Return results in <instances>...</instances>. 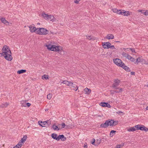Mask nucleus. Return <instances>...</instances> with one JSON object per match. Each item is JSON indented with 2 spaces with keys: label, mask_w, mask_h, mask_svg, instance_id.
Instances as JSON below:
<instances>
[{
  "label": "nucleus",
  "mask_w": 148,
  "mask_h": 148,
  "mask_svg": "<svg viewBox=\"0 0 148 148\" xmlns=\"http://www.w3.org/2000/svg\"><path fill=\"white\" fill-rule=\"evenodd\" d=\"M121 67L123 68L125 70L127 71L130 72V70L129 68L127 66L125 65L124 64L123 66H121Z\"/></svg>",
  "instance_id": "19"
},
{
  "label": "nucleus",
  "mask_w": 148,
  "mask_h": 148,
  "mask_svg": "<svg viewBox=\"0 0 148 148\" xmlns=\"http://www.w3.org/2000/svg\"><path fill=\"white\" fill-rule=\"evenodd\" d=\"M116 132V131H114L113 130H112L110 131V137H112L113 136L115 133Z\"/></svg>",
  "instance_id": "29"
},
{
  "label": "nucleus",
  "mask_w": 148,
  "mask_h": 148,
  "mask_svg": "<svg viewBox=\"0 0 148 148\" xmlns=\"http://www.w3.org/2000/svg\"><path fill=\"white\" fill-rule=\"evenodd\" d=\"M121 148V145H117L116 148Z\"/></svg>",
  "instance_id": "54"
},
{
  "label": "nucleus",
  "mask_w": 148,
  "mask_h": 148,
  "mask_svg": "<svg viewBox=\"0 0 148 148\" xmlns=\"http://www.w3.org/2000/svg\"><path fill=\"white\" fill-rule=\"evenodd\" d=\"M29 30L31 32H35L37 34V31L38 29H37L38 28H36L35 27L33 26L32 25H30L29 26Z\"/></svg>",
  "instance_id": "7"
},
{
  "label": "nucleus",
  "mask_w": 148,
  "mask_h": 148,
  "mask_svg": "<svg viewBox=\"0 0 148 148\" xmlns=\"http://www.w3.org/2000/svg\"><path fill=\"white\" fill-rule=\"evenodd\" d=\"M136 128L135 126L130 127L128 129L127 131L129 132H134L136 130Z\"/></svg>",
  "instance_id": "21"
},
{
  "label": "nucleus",
  "mask_w": 148,
  "mask_h": 148,
  "mask_svg": "<svg viewBox=\"0 0 148 148\" xmlns=\"http://www.w3.org/2000/svg\"><path fill=\"white\" fill-rule=\"evenodd\" d=\"M13 148H18L17 147H16V146H14V147H13Z\"/></svg>",
  "instance_id": "64"
},
{
  "label": "nucleus",
  "mask_w": 148,
  "mask_h": 148,
  "mask_svg": "<svg viewBox=\"0 0 148 148\" xmlns=\"http://www.w3.org/2000/svg\"><path fill=\"white\" fill-rule=\"evenodd\" d=\"M125 12H124V10H119L117 12V14H121L123 15L124 13Z\"/></svg>",
  "instance_id": "26"
},
{
  "label": "nucleus",
  "mask_w": 148,
  "mask_h": 148,
  "mask_svg": "<svg viewBox=\"0 0 148 148\" xmlns=\"http://www.w3.org/2000/svg\"><path fill=\"white\" fill-rule=\"evenodd\" d=\"M51 137L52 138L56 140L57 141H58V139L59 137V136H58L57 134L54 133H53L51 135Z\"/></svg>",
  "instance_id": "16"
},
{
  "label": "nucleus",
  "mask_w": 148,
  "mask_h": 148,
  "mask_svg": "<svg viewBox=\"0 0 148 148\" xmlns=\"http://www.w3.org/2000/svg\"><path fill=\"white\" fill-rule=\"evenodd\" d=\"M118 114H120V113H123V112H122L121 111H118L117 112H116Z\"/></svg>",
  "instance_id": "55"
},
{
  "label": "nucleus",
  "mask_w": 148,
  "mask_h": 148,
  "mask_svg": "<svg viewBox=\"0 0 148 148\" xmlns=\"http://www.w3.org/2000/svg\"><path fill=\"white\" fill-rule=\"evenodd\" d=\"M26 70L24 69H21L17 71V73L18 74H21L24 73L26 72Z\"/></svg>",
  "instance_id": "27"
},
{
  "label": "nucleus",
  "mask_w": 148,
  "mask_h": 148,
  "mask_svg": "<svg viewBox=\"0 0 148 148\" xmlns=\"http://www.w3.org/2000/svg\"><path fill=\"white\" fill-rule=\"evenodd\" d=\"M71 86H72L71 88H73V89L75 90V91H77L78 89V87L77 86L73 83V84H71Z\"/></svg>",
  "instance_id": "20"
},
{
  "label": "nucleus",
  "mask_w": 148,
  "mask_h": 148,
  "mask_svg": "<svg viewBox=\"0 0 148 148\" xmlns=\"http://www.w3.org/2000/svg\"><path fill=\"white\" fill-rule=\"evenodd\" d=\"M110 48H111V49H115L114 45H110Z\"/></svg>",
  "instance_id": "51"
},
{
  "label": "nucleus",
  "mask_w": 148,
  "mask_h": 148,
  "mask_svg": "<svg viewBox=\"0 0 148 148\" xmlns=\"http://www.w3.org/2000/svg\"><path fill=\"white\" fill-rule=\"evenodd\" d=\"M45 123L46 124L47 123L48 124V123L49 122V120L46 121H45Z\"/></svg>",
  "instance_id": "58"
},
{
  "label": "nucleus",
  "mask_w": 148,
  "mask_h": 148,
  "mask_svg": "<svg viewBox=\"0 0 148 148\" xmlns=\"http://www.w3.org/2000/svg\"><path fill=\"white\" fill-rule=\"evenodd\" d=\"M129 60H131V61L133 62H134L135 63V59L133 58L132 57V58H131V59H130Z\"/></svg>",
  "instance_id": "44"
},
{
  "label": "nucleus",
  "mask_w": 148,
  "mask_h": 148,
  "mask_svg": "<svg viewBox=\"0 0 148 148\" xmlns=\"http://www.w3.org/2000/svg\"><path fill=\"white\" fill-rule=\"evenodd\" d=\"M92 141L91 143L92 144L94 145V144H95V139L94 138H93L92 139Z\"/></svg>",
  "instance_id": "48"
},
{
  "label": "nucleus",
  "mask_w": 148,
  "mask_h": 148,
  "mask_svg": "<svg viewBox=\"0 0 148 148\" xmlns=\"http://www.w3.org/2000/svg\"><path fill=\"white\" fill-rule=\"evenodd\" d=\"M52 96V95L51 94H48L47 96V98L49 99H50L51 98Z\"/></svg>",
  "instance_id": "38"
},
{
  "label": "nucleus",
  "mask_w": 148,
  "mask_h": 148,
  "mask_svg": "<svg viewBox=\"0 0 148 148\" xmlns=\"http://www.w3.org/2000/svg\"><path fill=\"white\" fill-rule=\"evenodd\" d=\"M120 80L116 79L114 81V83L112 85V87L114 89H119V87H118L120 83Z\"/></svg>",
  "instance_id": "3"
},
{
  "label": "nucleus",
  "mask_w": 148,
  "mask_h": 148,
  "mask_svg": "<svg viewBox=\"0 0 148 148\" xmlns=\"http://www.w3.org/2000/svg\"><path fill=\"white\" fill-rule=\"evenodd\" d=\"M111 43L109 42H104L102 43V45L104 49H108L110 48Z\"/></svg>",
  "instance_id": "8"
},
{
  "label": "nucleus",
  "mask_w": 148,
  "mask_h": 148,
  "mask_svg": "<svg viewBox=\"0 0 148 148\" xmlns=\"http://www.w3.org/2000/svg\"><path fill=\"white\" fill-rule=\"evenodd\" d=\"M42 124H41L40 123L39 124V125L40 126H41L42 127H45V126H44L46 124L45 123V121L43 122V123H42Z\"/></svg>",
  "instance_id": "42"
},
{
  "label": "nucleus",
  "mask_w": 148,
  "mask_h": 148,
  "mask_svg": "<svg viewBox=\"0 0 148 148\" xmlns=\"http://www.w3.org/2000/svg\"><path fill=\"white\" fill-rule=\"evenodd\" d=\"M100 140H97L96 142H95V144H94L95 146H98L100 143Z\"/></svg>",
  "instance_id": "36"
},
{
  "label": "nucleus",
  "mask_w": 148,
  "mask_h": 148,
  "mask_svg": "<svg viewBox=\"0 0 148 148\" xmlns=\"http://www.w3.org/2000/svg\"><path fill=\"white\" fill-rule=\"evenodd\" d=\"M99 105L102 107H107L108 108H110L111 107L110 104L108 103L105 102H101L100 104Z\"/></svg>",
  "instance_id": "9"
},
{
  "label": "nucleus",
  "mask_w": 148,
  "mask_h": 148,
  "mask_svg": "<svg viewBox=\"0 0 148 148\" xmlns=\"http://www.w3.org/2000/svg\"><path fill=\"white\" fill-rule=\"evenodd\" d=\"M1 22L4 23L5 24H7V23L8 24V22L5 19V18H1Z\"/></svg>",
  "instance_id": "24"
},
{
  "label": "nucleus",
  "mask_w": 148,
  "mask_h": 148,
  "mask_svg": "<svg viewBox=\"0 0 148 148\" xmlns=\"http://www.w3.org/2000/svg\"><path fill=\"white\" fill-rule=\"evenodd\" d=\"M58 139V141L60 139L61 141H64L65 140L66 138L63 135H59V137Z\"/></svg>",
  "instance_id": "14"
},
{
  "label": "nucleus",
  "mask_w": 148,
  "mask_h": 148,
  "mask_svg": "<svg viewBox=\"0 0 148 148\" xmlns=\"http://www.w3.org/2000/svg\"><path fill=\"white\" fill-rule=\"evenodd\" d=\"M79 1H79V0H75L74 1V2L78 4Z\"/></svg>",
  "instance_id": "52"
},
{
  "label": "nucleus",
  "mask_w": 148,
  "mask_h": 148,
  "mask_svg": "<svg viewBox=\"0 0 148 148\" xmlns=\"http://www.w3.org/2000/svg\"><path fill=\"white\" fill-rule=\"evenodd\" d=\"M119 90H114V92L116 93H118L122 92L123 91V89L121 88H119Z\"/></svg>",
  "instance_id": "35"
},
{
  "label": "nucleus",
  "mask_w": 148,
  "mask_h": 148,
  "mask_svg": "<svg viewBox=\"0 0 148 148\" xmlns=\"http://www.w3.org/2000/svg\"><path fill=\"white\" fill-rule=\"evenodd\" d=\"M8 105V104L7 102L5 103L4 104H2L0 106L2 108H5L7 107Z\"/></svg>",
  "instance_id": "34"
},
{
  "label": "nucleus",
  "mask_w": 148,
  "mask_h": 148,
  "mask_svg": "<svg viewBox=\"0 0 148 148\" xmlns=\"http://www.w3.org/2000/svg\"><path fill=\"white\" fill-rule=\"evenodd\" d=\"M48 76H49L48 75H44L42 76V79H49Z\"/></svg>",
  "instance_id": "39"
},
{
  "label": "nucleus",
  "mask_w": 148,
  "mask_h": 148,
  "mask_svg": "<svg viewBox=\"0 0 148 148\" xmlns=\"http://www.w3.org/2000/svg\"><path fill=\"white\" fill-rule=\"evenodd\" d=\"M126 49H129V48H126V49H125V48H123V49H124L125 51Z\"/></svg>",
  "instance_id": "61"
},
{
  "label": "nucleus",
  "mask_w": 148,
  "mask_h": 148,
  "mask_svg": "<svg viewBox=\"0 0 148 148\" xmlns=\"http://www.w3.org/2000/svg\"><path fill=\"white\" fill-rule=\"evenodd\" d=\"M112 10L113 12L115 13L116 12L117 14V12H118L119 10H117L116 9H112Z\"/></svg>",
  "instance_id": "43"
},
{
  "label": "nucleus",
  "mask_w": 148,
  "mask_h": 148,
  "mask_svg": "<svg viewBox=\"0 0 148 148\" xmlns=\"http://www.w3.org/2000/svg\"><path fill=\"white\" fill-rule=\"evenodd\" d=\"M124 12H125V13H124L123 15L126 16H129L130 15V12L128 11H125L124 10Z\"/></svg>",
  "instance_id": "32"
},
{
  "label": "nucleus",
  "mask_w": 148,
  "mask_h": 148,
  "mask_svg": "<svg viewBox=\"0 0 148 148\" xmlns=\"http://www.w3.org/2000/svg\"><path fill=\"white\" fill-rule=\"evenodd\" d=\"M84 91L86 94H89L90 93L91 90L90 89L86 88L84 89Z\"/></svg>",
  "instance_id": "23"
},
{
  "label": "nucleus",
  "mask_w": 148,
  "mask_h": 148,
  "mask_svg": "<svg viewBox=\"0 0 148 148\" xmlns=\"http://www.w3.org/2000/svg\"><path fill=\"white\" fill-rule=\"evenodd\" d=\"M122 55L124 57H125L129 60L130 59L132 58V57L128 53H125L124 52H123L122 53Z\"/></svg>",
  "instance_id": "12"
},
{
  "label": "nucleus",
  "mask_w": 148,
  "mask_h": 148,
  "mask_svg": "<svg viewBox=\"0 0 148 148\" xmlns=\"http://www.w3.org/2000/svg\"><path fill=\"white\" fill-rule=\"evenodd\" d=\"M146 110H148V106L146 107Z\"/></svg>",
  "instance_id": "62"
},
{
  "label": "nucleus",
  "mask_w": 148,
  "mask_h": 148,
  "mask_svg": "<svg viewBox=\"0 0 148 148\" xmlns=\"http://www.w3.org/2000/svg\"><path fill=\"white\" fill-rule=\"evenodd\" d=\"M27 138V136L26 135H25L23 136V137L22 138L21 140V141L22 142H24L26 141Z\"/></svg>",
  "instance_id": "31"
},
{
  "label": "nucleus",
  "mask_w": 148,
  "mask_h": 148,
  "mask_svg": "<svg viewBox=\"0 0 148 148\" xmlns=\"http://www.w3.org/2000/svg\"><path fill=\"white\" fill-rule=\"evenodd\" d=\"M52 128L54 130L58 131L60 130L58 126H56L55 124L53 125Z\"/></svg>",
  "instance_id": "25"
},
{
  "label": "nucleus",
  "mask_w": 148,
  "mask_h": 148,
  "mask_svg": "<svg viewBox=\"0 0 148 148\" xmlns=\"http://www.w3.org/2000/svg\"><path fill=\"white\" fill-rule=\"evenodd\" d=\"M86 36L87 37V38L88 40H90L92 39V38H91L90 36Z\"/></svg>",
  "instance_id": "49"
},
{
  "label": "nucleus",
  "mask_w": 148,
  "mask_h": 148,
  "mask_svg": "<svg viewBox=\"0 0 148 148\" xmlns=\"http://www.w3.org/2000/svg\"><path fill=\"white\" fill-rule=\"evenodd\" d=\"M26 106H27L29 107L31 106V104L29 103H26Z\"/></svg>",
  "instance_id": "50"
},
{
  "label": "nucleus",
  "mask_w": 148,
  "mask_h": 148,
  "mask_svg": "<svg viewBox=\"0 0 148 148\" xmlns=\"http://www.w3.org/2000/svg\"><path fill=\"white\" fill-rule=\"evenodd\" d=\"M109 126L107 120H106L104 123H102L100 125V127L101 128H106Z\"/></svg>",
  "instance_id": "11"
},
{
  "label": "nucleus",
  "mask_w": 148,
  "mask_h": 148,
  "mask_svg": "<svg viewBox=\"0 0 148 148\" xmlns=\"http://www.w3.org/2000/svg\"><path fill=\"white\" fill-rule=\"evenodd\" d=\"M56 51L58 52L61 55H63L64 54V51L62 50V48L59 46V48L57 49Z\"/></svg>",
  "instance_id": "15"
},
{
  "label": "nucleus",
  "mask_w": 148,
  "mask_h": 148,
  "mask_svg": "<svg viewBox=\"0 0 148 148\" xmlns=\"http://www.w3.org/2000/svg\"><path fill=\"white\" fill-rule=\"evenodd\" d=\"M110 92L111 94H113L115 93L114 90H110Z\"/></svg>",
  "instance_id": "53"
},
{
  "label": "nucleus",
  "mask_w": 148,
  "mask_h": 148,
  "mask_svg": "<svg viewBox=\"0 0 148 148\" xmlns=\"http://www.w3.org/2000/svg\"><path fill=\"white\" fill-rule=\"evenodd\" d=\"M85 148H87V145H85L84 146Z\"/></svg>",
  "instance_id": "63"
},
{
  "label": "nucleus",
  "mask_w": 148,
  "mask_h": 148,
  "mask_svg": "<svg viewBox=\"0 0 148 148\" xmlns=\"http://www.w3.org/2000/svg\"><path fill=\"white\" fill-rule=\"evenodd\" d=\"M62 83L65 84L68 86H71L73 83L66 80H64L62 82Z\"/></svg>",
  "instance_id": "17"
},
{
  "label": "nucleus",
  "mask_w": 148,
  "mask_h": 148,
  "mask_svg": "<svg viewBox=\"0 0 148 148\" xmlns=\"http://www.w3.org/2000/svg\"><path fill=\"white\" fill-rule=\"evenodd\" d=\"M141 61V59L140 58H138L136 60H135V63L136 64H138V62H140Z\"/></svg>",
  "instance_id": "37"
},
{
  "label": "nucleus",
  "mask_w": 148,
  "mask_h": 148,
  "mask_svg": "<svg viewBox=\"0 0 148 148\" xmlns=\"http://www.w3.org/2000/svg\"><path fill=\"white\" fill-rule=\"evenodd\" d=\"M42 16L46 19H47L49 17V15L45 13H42Z\"/></svg>",
  "instance_id": "30"
},
{
  "label": "nucleus",
  "mask_w": 148,
  "mask_h": 148,
  "mask_svg": "<svg viewBox=\"0 0 148 148\" xmlns=\"http://www.w3.org/2000/svg\"><path fill=\"white\" fill-rule=\"evenodd\" d=\"M16 146V147H18V148H21V146H18V144H17L16 146Z\"/></svg>",
  "instance_id": "59"
},
{
  "label": "nucleus",
  "mask_w": 148,
  "mask_h": 148,
  "mask_svg": "<svg viewBox=\"0 0 148 148\" xmlns=\"http://www.w3.org/2000/svg\"><path fill=\"white\" fill-rule=\"evenodd\" d=\"M74 126L72 125V124H69L68 125H66V129H70L72 127H73Z\"/></svg>",
  "instance_id": "33"
},
{
  "label": "nucleus",
  "mask_w": 148,
  "mask_h": 148,
  "mask_svg": "<svg viewBox=\"0 0 148 148\" xmlns=\"http://www.w3.org/2000/svg\"><path fill=\"white\" fill-rule=\"evenodd\" d=\"M131 74L132 75H134L135 74V73L134 72H131Z\"/></svg>",
  "instance_id": "56"
},
{
  "label": "nucleus",
  "mask_w": 148,
  "mask_h": 148,
  "mask_svg": "<svg viewBox=\"0 0 148 148\" xmlns=\"http://www.w3.org/2000/svg\"><path fill=\"white\" fill-rule=\"evenodd\" d=\"M109 126L111 127L115 126L117 125L119 123L118 121H115L114 120L112 119H109L107 120Z\"/></svg>",
  "instance_id": "4"
},
{
  "label": "nucleus",
  "mask_w": 148,
  "mask_h": 148,
  "mask_svg": "<svg viewBox=\"0 0 148 148\" xmlns=\"http://www.w3.org/2000/svg\"><path fill=\"white\" fill-rule=\"evenodd\" d=\"M113 61L118 66L121 67L124 65V63L121 60L119 59H114L113 60Z\"/></svg>",
  "instance_id": "6"
},
{
  "label": "nucleus",
  "mask_w": 148,
  "mask_h": 148,
  "mask_svg": "<svg viewBox=\"0 0 148 148\" xmlns=\"http://www.w3.org/2000/svg\"><path fill=\"white\" fill-rule=\"evenodd\" d=\"M59 48V46H56L55 45H52L48 49L51 51H56L57 49Z\"/></svg>",
  "instance_id": "10"
},
{
  "label": "nucleus",
  "mask_w": 148,
  "mask_h": 148,
  "mask_svg": "<svg viewBox=\"0 0 148 148\" xmlns=\"http://www.w3.org/2000/svg\"><path fill=\"white\" fill-rule=\"evenodd\" d=\"M142 13L145 15L147 16L148 15V11L146 10L145 12H142Z\"/></svg>",
  "instance_id": "41"
},
{
  "label": "nucleus",
  "mask_w": 148,
  "mask_h": 148,
  "mask_svg": "<svg viewBox=\"0 0 148 148\" xmlns=\"http://www.w3.org/2000/svg\"><path fill=\"white\" fill-rule=\"evenodd\" d=\"M129 49L131 50V51H132V53H136V52H135V50L134 49L131 48H129Z\"/></svg>",
  "instance_id": "45"
},
{
  "label": "nucleus",
  "mask_w": 148,
  "mask_h": 148,
  "mask_svg": "<svg viewBox=\"0 0 148 148\" xmlns=\"http://www.w3.org/2000/svg\"><path fill=\"white\" fill-rule=\"evenodd\" d=\"M26 101H21V104L22 107H26Z\"/></svg>",
  "instance_id": "28"
},
{
  "label": "nucleus",
  "mask_w": 148,
  "mask_h": 148,
  "mask_svg": "<svg viewBox=\"0 0 148 148\" xmlns=\"http://www.w3.org/2000/svg\"><path fill=\"white\" fill-rule=\"evenodd\" d=\"M53 33L52 32H51L50 31V33H49V32H48V34H52Z\"/></svg>",
  "instance_id": "60"
},
{
  "label": "nucleus",
  "mask_w": 148,
  "mask_h": 148,
  "mask_svg": "<svg viewBox=\"0 0 148 148\" xmlns=\"http://www.w3.org/2000/svg\"><path fill=\"white\" fill-rule=\"evenodd\" d=\"M47 19L49 20L52 22H53L55 21V18L54 16L53 15H49V17Z\"/></svg>",
  "instance_id": "22"
},
{
  "label": "nucleus",
  "mask_w": 148,
  "mask_h": 148,
  "mask_svg": "<svg viewBox=\"0 0 148 148\" xmlns=\"http://www.w3.org/2000/svg\"><path fill=\"white\" fill-rule=\"evenodd\" d=\"M58 139V141L60 139L61 141H64L65 140L66 138L63 135H59V137Z\"/></svg>",
  "instance_id": "13"
},
{
  "label": "nucleus",
  "mask_w": 148,
  "mask_h": 148,
  "mask_svg": "<svg viewBox=\"0 0 148 148\" xmlns=\"http://www.w3.org/2000/svg\"><path fill=\"white\" fill-rule=\"evenodd\" d=\"M60 125H61L62 126L61 127V129H62L64 128L65 127V126H66L65 124L64 123H62L60 124Z\"/></svg>",
  "instance_id": "40"
},
{
  "label": "nucleus",
  "mask_w": 148,
  "mask_h": 148,
  "mask_svg": "<svg viewBox=\"0 0 148 148\" xmlns=\"http://www.w3.org/2000/svg\"><path fill=\"white\" fill-rule=\"evenodd\" d=\"M37 34L42 35H46L48 34L49 31L45 28H38Z\"/></svg>",
  "instance_id": "2"
},
{
  "label": "nucleus",
  "mask_w": 148,
  "mask_h": 148,
  "mask_svg": "<svg viewBox=\"0 0 148 148\" xmlns=\"http://www.w3.org/2000/svg\"><path fill=\"white\" fill-rule=\"evenodd\" d=\"M23 142H22V141H21V140L18 142V144H18V146H21L22 145V143H23Z\"/></svg>",
  "instance_id": "46"
},
{
  "label": "nucleus",
  "mask_w": 148,
  "mask_h": 148,
  "mask_svg": "<svg viewBox=\"0 0 148 148\" xmlns=\"http://www.w3.org/2000/svg\"><path fill=\"white\" fill-rule=\"evenodd\" d=\"M136 130H140L142 131H144L145 132L148 131V128L146 127L145 126L141 125H138L135 126Z\"/></svg>",
  "instance_id": "5"
},
{
  "label": "nucleus",
  "mask_w": 148,
  "mask_h": 148,
  "mask_svg": "<svg viewBox=\"0 0 148 148\" xmlns=\"http://www.w3.org/2000/svg\"><path fill=\"white\" fill-rule=\"evenodd\" d=\"M144 63L146 64H148V61H145V62H144Z\"/></svg>",
  "instance_id": "57"
},
{
  "label": "nucleus",
  "mask_w": 148,
  "mask_h": 148,
  "mask_svg": "<svg viewBox=\"0 0 148 148\" xmlns=\"http://www.w3.org/2000/svg\"><path fill=\"white\" fill-rule=\"evenodd\" d=\"M52 45L51 44H47L46 45V47H47V49H49L50 47H51Z\"/></svg>",
  "instance_id": "47"
},
{
  "label": "nucleus",
  "mask_w": 148,
  "mask_h": 148,
  "mask_svg": "<svg viewBox=\"0 0 148 148\" xmlns=\"http://www.w3.org/2000/svg\"><path fill=\"white\" fill-rule=\"evenodd\" d=\"M114 36L112 34H108L106 36V38L108 39H112L114 38Z\"/></svg>",
  "instance_id": "18"
},
{
  "label": "nucleus",
  "mask_w": 148,
  "mask_h": 148,
  "mask_svg": "<svg viewBox=\"0 0 148 148\" xmlns=\"http://www.w3.org/2000/svg\"><path fill=\"white\" fill-rule=\"evenodd\" d=\"M2 50L5 51L1 53H0V56H3L6 60L8 61H11L12 57V53L9 47L5 45L4 46Z\"/></svg>",
  "instance_id": "1"
}]
</instances>
